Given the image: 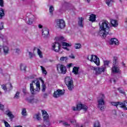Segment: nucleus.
<instances>
[{"instance_id":"1","label":"nucleus","mask_w":127,"mask_h":127,"mask_svg":"<svg viewBox=\"0 0 127 127\" xmlns=\"http://www.w3.org/2000/svg\"><path fill=\"white\" fill-rule=\"evenodd\" d=\"M109 24H110V23L107 20H103L102 21L101 24L99 23L100 30L98 34L103 38H106L107 35L110 32V26Z\"/></svg>"},{"instance_id":"2","label":"nucleus","mask_w":127,"mask_h":127,"mask_svg":"<svg viewBox=\"0 0 127 127\" xmlns=\"http://www.w3.org/2000/svg\"><path fill=\"white\" fill-rule=\"evenodd\" d=\"M33 80L30 84V91L32 95H35L36 93L40 92V82L39 81Z\"/></svg>"},{"instance_id":"3","label":"nucleus","mask_w":127,"mask_h":127,"mask_svg":"<svg viewBox=\"0 0 127 127\" xmlns=\"http://www.w3.org/2000/svg\"><path fill=\"white\" fill-rule=\"evenodd\" d=\"M64 83L67 86L69 91H72L74 89V81L71 76H66L64 78Z\"/></svg>"},{"instance_id":"4","label":"nucleus","mask_w":127,"mask_h":127,"mask_svg":"<svg viewBox=\"0 0 127 127\" xmlns=\"http://www.w3.org/2000/svg\"><path fill=\"white\" fill-rule=\"evenodd\" d=\"M100 98H98L97 103L98 109H100L101 111H104L105 110V98L106 97L104 94H101L100 96Z\"/></svg>"},{"instance_id":"5","label":"nucleus","mask_w":127,"mask_h":127,"mask_svg":"<svg viewBox=\"0 0 127 127\" xmlns=\"http://www.w3.org/2000/svg\"><path fill=\"white\" fill-rule=\"evenodd\" d=\"M57 70L59 72V73H61V74H63V75H65L66 73H67V68H66V66L61 64H57Z\"/></svg>"},{"instance_id":"6","label":"nucleus","mask_w":127,"mask_h":127,"mask_svg":"<svg viewBox=\"0 0 127 127\" xmlns=\"http://www.w3.org/2000/svg\"><path fill=\"white\" fill-rule=\"evenodd\" d=\"M87 59L91 62H94L97 66H100V59L97 56L92 55L91 56H88Z\"/></svg>"},{"instance_id":"7","label":"nucleus","mask_w":127,"mask_h":127,"mask_svg":"<svg viewBox=\"0 0 127 127\" xmlns=\"http://www.w3.org/2000/svg\"><path fill=\"white\" fill-rule=\"evenodd\" d=\"M111 105H112V106H114V107H116V108H118V106H119L120 108L123 109L124 111H127V107L125 103L118 101L116 102H111Z\"/></svg>"},{"instance_id":"8","label":"nucleus","mask_w":127,"mask_h":127,"mask_svg":"<svg viewBox=\"0 0 127 127\" xmlns=\"http://www.w3.org/2000/svg\"><path fill=\"white\" fill-rule=\"evenodd\" d=\"M111 72L113 74H121L122 70L118 65H113L111 68Z\"/></svg>"},{"instance_id":"9","label":"nucleus","mask_w":127,"mask_h":127,"mask_svg":"<svg viewBox=\"0 0 127 127\" xmlns=\"http://www.w3.org/2000/svg\"><path fill=\"white\" fill-rule=\"evenodd\" d=\"M57 26H58L59 28H61V29L64 28V27L66 26V24H65V21H64L63 19H61L57 20Z\"/></svg>"},{"instance_id":"10","label":"nucleus","mask_w":127,"mask_h":127,"mask_svg":"<svg viewBox=\"0 0 127 127\" xmlns=\"http://www.w3.org/2000/svg\"><path fill=\"white\" fill-rule=\"evenodd\" d=\"M107 67L106 66H101V67H98L94 68V70L95 71V74L96 75H99L100 74H102L103 72H105V70H106Z\"/></svg>"},{"instance_id":"11","label":"nucleus","mask_w":127,"mask_h":127,"mask_svg":"<svg viewBox=\"0 0 127 127\" xmlns=\"http://www.w3.org/2000/svg\"><path fill=\"white\" fill-rule=\"evenodd\" d=\"M61 48V45L59 43L55 42L53 45V49L55 52H59Z\"/></svg>"},{"instance_id":"12","label":"nucleus","mask_w":127,"mask_h":127,"mask_svg":"<svg viewBox=\"0 0 127 127\" xmlns=\"http://www.w3.org/2000/svg\"><path fill=\"white\" fill-rule=\"evenodd\" d=\"M62 95H64V92L61 89H57V91H54L53 97L54 98H59Z\"/></svg>"},{"instance_id":"13","label":"nucleus","mask_w":127,"mask_h":127,"mask_svg":"<svg viewBox=\"0 0 127 127\" xmlns=\"http://www.w3.org/2000/svg\"><path fill=\"white\" fill-rule=\"evenodd\" d=\"M42 116L44 120V122L46 123H49V115L45 110H42Z\"/></svg>"},{"instance_id":"14","label":"nucleus","mask_w":127,"mask_h":127,"mask_svg":"<svg viewBox=\"0 0 127 127\" xmlns=\"http://www.w3.org/2000/svg\"><path fill=\"white\" fill-rule=\"evenodd\" d=\"M8 85V86L7 87H6V85L5 84H2L1 85L2 89L4 90L5 92H6V91H7V89L8 90V91H11V90H12V89L13 88V86H12V84H11V83H9Z\"/></svg>"},{"instance_id":"15","label":"nucleus","mask_w":127,"mask_h":127,"mask_svg":"<svg viewBox=\"0 0 127 127\" xmlns=\"http://www.w3.org/2000/svg\"><path fill=\"white\" fill-rule=\"evenodd\" d=\"M42 35L45 38H47V37H49V36L50 35L49 34V29L47 28H43L42 30Z\"/></svg>"},{"instance_id":"16","label":"nucleus","mask_w":127,"mask_h":127,"mask_svg":"<svg viewBox=\"0 0 127 127\" xmlns=\"http://www.w3.org/2000/svg\"><path fill=\"white\" fill-rule=\"evenodd\" d=\"M110 44H111V45L114 44H115V45H119V40H118L117 38H112L110 40Z\"/></svg>"},{"instance_id":"17","label":"nucleus","mask_w":127,"mask_h":127,"mask_svg":"<svg viewBox=\"0 0 127 127\" xmlns=\"http://www.w3.org/2000/svg\"><path fill=\"white\" fill-rule=\"evenodd\" d=\"M83 104H78L76 105V107H73L72 110L73 111H80L82 110V106Z\"/></svg>"},{"instance_id":"18","label":"nucleus","mask_w":127,"mask_h":127,"mask_svg":"<svg viewBox=\"0 0 127 127\" xmlns=\"http://www.w3.org/2000/svg\"><path fill=\"white\" fill-rule=\"evenodd\" d=\"M79 69L80 67L74 66L72 69V73L74 74V75H79Z\"/></svg>"},{"instance_id":"19","label":"nucleus","mask_w":127,"mask_h":127,"mask_svg":"<svg viewBox=\"0 0 127 127\" xmlns=\"http://www.w3.org/2000/svg\"><path fill=\"white\" fill-rule=\"evenodd\" d=\"M3 51L4 55H7L9 53V48L6 46H3Z\"/></svg>"},{"instance_id":"20","label":"nucleus","mask_w":127,"mask_h":127,"mask_svg":"<svg viewBox=\"0 0 127 127\" xmlns=\"http://www.w3.org/2000/svg\"><path fill=\"white\" fill-rule=\"evenodd\" d=\"M96 15L94 14H91L89 17V21L94 22V21H96Z\"/></svg>"},{"instance_id":"21","label":"nucleus","mask_w":127,"mask_h":127,"mask_svg":"<svg viewBox=\"0 0 127 127\" xmlns=\"http://www.w3.org/2000/svg\"><path fill=\"white\" fill-rule=\"evenodd\" d=\"M5 113L6 115H7V116H8V117L9 118L10 120H12V119L14 118V116L12 115L11 112L9 111V110L6 111Z\"/></svg>"},{"instance_id":"22","label":"nucleus","mask_w":127,"mask_h":127,"mask_svg":"<svg viewBox=\"0 0 127 127\" xmlns=\"http://www.w3.org/2000/svg\"><path fill=\"white\" fill-rule=\"evenodd\" d=\"M111 23L113 27H117L119 24H118V21L117 20L112 19L111 20Z\"/></svg>"},{"instance_id":"23","label":"nucleus","mask_w":127,"mask_h":127,"mask_svg":"<svg viewBox=\"0 0 127 127\" xmlns=\"http://www.w3.org/2000/svg\"><path fill=\"white\" fill-rule=\"evenodd\" d=\"M119 61V58L118 57H114L113 59V65H118V62Z\"/></svg>"},{"instance_id":"24","label":"nucleus","mask_w":127,"mask_h":127,"mask_svg":"<svg viewBox=\"0 0 127 127\" xmlns=\"http://www.w3.org/2000/svg\"><path fill=\"white\" fill-rule=\"evenodd\" d=\"M26 65H24L23 64H20V68L21 71H24V72H26Z\"/></svg>"},{"instance_id":"25","label":"nucleus","mask_w":127,"mask_h":127,"mask_svg":"<svg viewBox=\"0 0 127 127\" xmlns=\"http://www.w3.org/2000/svg\"><path fill=\"white\" fill-rule=\"evenodd\" d=\"M83 20L82 17L79 18L78 25L80 27H84V25H83Z\"/></svg>"},{"instance_id":"26","label":"nucleus","mask_w":127,"mask_h":127,"mask_svg":"<svg viewBox=\"0 0 127 127\" xmlns=\"http://www.w3.org/2000/svg\"><path fill=\"white\" fill-rule=\"evenodd\" d=\"M37 102H38V100L34 98H32L28 100V103H29L30 104H35L37 103Z\"/></svg>"},{"instance_id":"27","label":"nucleus","mask_w":127,"mask_h":127,"mask_svg":"<svg viewBox=\"0 0 127 127\" xmlns=\"http://www.w3.org/2000/svg\"><path fill=\"white\" fill-rule=\"evenodd\" d=\"M2 16H4V10L3 9L0 8V18H2Z\"/></svg>"},{"instance_id":"28","label":"nucleus","mask_w":127,"mask_h":127,"mask_svg":"<svg viewBox=\"0 0 127 127\" xmlns=\"http://www.w3.org/2000/svg\"><path fill=\"white\" fill-rule=\"evenodd\" d=\"M82 48V45L80 43H76L74 45V48L75 49H80V48Z\"/></svg>"},{"instance_id":"29","label":"nucleus","mask_w":127,"mask_h":127,"mask_svg":"<svg viewBox=\"0 0 127 127\" xmlns=\"http://www.w3.org/2000/svg\"><path fill=\"white\" fill-rule=\"evenodd\" d=\"M37 53L39 55L40 58H43V56L42 55V52L39 49H37Z\"/></svg>"},{"instance_id":"30","label":"nucleus","mask_w":127,"mask_h":127,"mask_svg":"<svg viewBox=\"0 0 127 127\" xmlns=\"http://www.w3.org/2000/svg\"><path fill=\"white\" fill-rule=\"evenodd\" d=\"M53 11H54V7L53 5H51L49 8V12L52 15H53Z\"/></svg>"},{"instance_id":"31","label":"nucleus","mask_w":127,"mask_h":127,"mask_svg":"<svg viewBox=\"0 0 127 127\" xmlns=\"http://www.w3.org/2000/svg\"><path fill=\"white\" fill-rule=\"evenodd\" d=\"M62 46H66V47H70V46H72V44L64 42L62 43Z\"/></svg>"},{"instance_id":"32","label":"nucleus","mask_w":127,"mask_h":127,"mask_svg":"<svg viewBox=\"0 0 127 127\" xmlns=\"http://www.w3.org/2000/svg\"><path fill=\"white\" fill-rule=\"evenodd\" d=\"M68 61V57H62L60 58V61L63 62L64 61L65 62H67Z\"/></svg>"},{"instance_id":"33","label":"nucleus","mask_w":127,"mask_h":127,"mask_svg":"<svg viewBox=\"0 0 127 127\" xmlns=\"http://www.w3.org/2000/svg\"><path fill=\"white\" fill-rule=\"evenodd\" d=\"M42 82V92H45V89H46V85L44 84V81L43 80H41Z\"/></svg>"},{"instance_id":"34","label":"nucleus","mask_w":127,"mask_h":127,"mask_svg":"<svg viewBox=\"0 0 127 127\" xmlns=\"http://www.w3.org/2000/svg\"><path fill=\"white\" fill-rule=\"evenodd\" d=\"M20 94V92H19V91H17L14 96V99H19Z\"/></svg>"},{"instance_id":"35","label":"nucleus","mask_w":127,"mask_h":127,"mask_svg":"<svg viewBox=\"0 0 127 127\" xmlns=\"http://www.w3.org/2000/svg\"><path fill=\"white\" fill-rule=\"evenodd\" d=\"M111 63V61H104L103 67H106V66H109V64Z\"/></svg>"},{"instance_id":"36","label":"nucleus","mask_w":127,"mask_h":127,"mask_svg":"<svg viewBox=\"0 0 127 127\" xmlns=\"http://www.w3.org/2000/svg\"><path fill=\"white\" fill-rule=\"evenodd\" d=\"M105 2L108 6H111L110 5L111 4V2H114V1L113 0H106Z\"/></svg>"},{"instance_id":"37","label":"nucleus","mask_w":127,"mask_h":127,"mask_svg":"<svg viewBox=\"0 0 127 127\" xmlns=\"http://www.w3.org/2000/svg\"><path fill=\"white\" fill-rule=\"evenodd\" d=\"M41 68L43 72V74H45V75H46V74H47V71H46V69H45V68H44L42 65L41 66Z\"/></svg>"},{"instance_id":"38","label":"nucleus","mask_w":127,"mask_h":127,"mask_svg":"<svg viewBox=\"0 0 127 127\" xmlns=\"http://www.w3.org/2000/svg\"><path fill=\"white\" fill-rule=\"evenodd\" d=\"M94 127H101L100 122L99 121H96L94 124Z\"/></svg>"},{"instance_id":"39","label":"nucleus","mask_w":127,"mask_h":127,"mask_svg":"<svg viewBox=\"0 0 127 127\" xmlns=\"http://www.w3.org/2000/svg\"><path fill=\"white\" fill-rule=\"evenodd\" d=\"M81 110H83L85 112H86V111H88V107L85 105L82 104Z\"/></svg>"},{"instance_id":"40","label":"nucleus","mask_w":127,"mask_h":127,"mask_svg":"<svg viewBox=\"0 0 127 127\" xmlns=\"http://www.w3.org/2000/svg\"><path fill=\"white\" fill-rule=\"evenodd\" d=\"M118 90L119 93H120V94H123L124 95H125V94H126V92L123 90V89H122V88L119 87L118 88Z\"/></svg>"},{"instance_id":"41","label":"nucleus","mask_w":127,"mask_h":127,"mask_svg":"<svg viewBox=\"0 0 127 127\" xmlns=\"http://www.w3.org/2000/svg\"><path fill=\"white\" fill-rule=\"evenodd\" d=\"M21 114L22 115V116H26V109L23 108L22 110Z\"/></svg>"},{"instance_id":"42","label":"nucleus","mask_w":127,"mask_h":127,"mask_svg":"<svg viewBox=\"0 0 127 127\" xmlns=\"http://www.w3.org/2000/svg\"><path fill=\"white\" fill-rule=\"evenodd\" d=\"M27 24H29V25H31L32 23H33V20L31 18H29L28 21L27 22Z\"/></svg>"},{"instance_id":"43","label":"nucleus","mask_w":127,"mask_h":127,"mask_svg":"<svg viewBox=\"0 0 127 127\" xmlns=\"http://www.w3.org/2000/svg\"><path fill=\"white\" fill-rule=\"evenodd\" d=\"M4 124L5 125V127H10V125L8 124L7 122L4 121Z\"/></svg>"},{"instance_id":"44","label":"nucleus","mask_w":127,"mask_h":127,"mask_svg":"<svg viewBox=\"0 0 127 127\" xmlns=\"http://www.w3.org/2000/svg\"><path fill=\"white\" fill-rule=\"evenodd\" d=\"M0 110L1 111H4V105L0 103Z\"/></svg>"},{"instance_id":"45","label":"nucleus","mask_w":127,"mask_h":127,"mask_svg":"<svg viewBox=\"0 0 127 127\" xmlns=\"http://www.w3.org/2000/svg\"><path fill=\"white\" fill-rule=\"evenodd\" d=\"M63 125L64 126V127H70V125L67 122H63Z\"/></svg>"},{"instance_id":"46","label":"nucleus","mask_w":127,"mask_h":127,"mask_svg":"<svg viewBox=\"0 0 127 127\" xmlns=\"http://www.w3.org/2000/svg\"><path fill=\"white\" fill-rule=\"evenodd\" d=\"M3 29V22H1L0 23V30Z\"/></svg>"},{"instance_id":"47","label":"nucleus","mask_w":127,"mask_h":127,"mask_svg":"<svg viewBox=\"0 0 127 127\" xmlns=\"http://www.w3.org/2000/svg\"><path fill=\"white\" fill-rule=\"evenodd\" d=\"M29 57L30 58V59H31V58L33 57V54H32V53L30 52H29Z\"/></svg>"},{"instance_id":"48","label":"nucleus","mask_w":127,"mask_h":127,"mask_svg":"<svg viewBox=\"0 0 127 127\" xmlns=\"http://www.w3.org/2000/svg\"><path fill=\"white\" fill-rule=\"evenodd\" d=\"M0 6L3 7V0H0Z\"/></svg>"},{"instance_id":"49","label":"nucleus","mask_w":127,"mask_h":127,"mask_svg":"<svg viewBox=\"0 0 127 127\" xmlns=\"http://www.w3.org/2000/svg\"><path fill=\"white\" fill-rule=\"evenodd\" d=\"M69 57L71 59H75V56L73 55V54H71V55L70 56H69Z\"/></svg>"},{"instance_id":"50","label":"nucleus","mask_w":127,"mask_h":127,"mask_svg":"<svg viewBox=\"0 0 127 127\" xmlns=\"http://www.w3.org/2000/svg\"><path fill=\"white\" fill-rule=\"evenodd\" d=\"M23 93L24 95H26V88L23 89Z\"/></svg>"},{"instance_id":"51","label":"nucleus","mask_w":127,"mask_h":127,"mask_svg":"<svg viewBox=\"0 0 127 127\" xmlns=\"http://www.w3.org/2000/svg\"><path fill=\"white\" fill-rule=\"evenodd\" d=\"M36 119L38 121H39L40 120V117L39 116V114L36 115Z\"/></svg>"},{"instance_id":"52","label":"nucleus","mask_w":127,"mask_h":127,"mask_svg":"<svg viewBox=\"0 0 127 127\" xmlns=\"http://www.w3.org/2000/svg\"><path fill=\"white\" fill-rule=\"evenodd\" d=\"M71 124H76V120H70Z\"/></svg>"},{"instance_id":"53","label":"nucleus","mask_w":127,"mask_h":127,"mask_svg":"<svg viewBox=\"0 0 127 127\" xmlns=\"http://www.w3.org/2000/svg\"><path fill=\"white\" fill-rule=\"evenodd\" d=\"M47 97H48V94L47 93H44V98H45V99H46V98H47Z\"/></svg>"},{"instance_id":"54","label":"nucleus","mask_w":127,"mask_h":127,"mask_svg":"<svg viewBox=\"0 0 127 127\" xmlns=\"http://www.w3.org/2000/svg\"><path fill=\"white\" fill-rule=\"evenodd\" d=\"M15 50L16 51V53H19V52H20V50H19V49H16Z\"/></svg>"},{"instance_id":"55","label":"nucleus","mask_w":127,"mask_h":127,"mask_svg":"<svg viewBox=\"0 0 127 127\" xmlns=\"http://www.w3.org/2000/svg\"><path fill=\"white\" fill-rule=\"evenodd\" d=\"M64 49H65V50H67V51H69V48L67 47H64Z\"/></svg>"},{"instance_id":"56","label":"nucleus","mask_w":127,"mask_h":127,"mask_svg":"<svg viewBox=\"0 0 127 127\" xmlns=\"http://www.w3.org/2000/svg\"><path fill=\"white\" fill-rule=\"evenodd\" d=\"M38 27H39V28H42L43 26L41 24H39L38 25Z\"/></svg>"},{"instance_id":"57","label":"nucleus","mask_w":127,"mask_h":127,"mask_svg":"<svg viewBox=\"0 0 127 127\" xmlns=\"http://www.w3.org/2000/svg\"><path fill=\"white\" fill-rule=\"evenodd\" d=\"M68 67L70 68V67H72V64H69L67 65Z\"/></svg>"},{"instance_id":"58","label":"nucleus","mask_w":127,"mask_h":127,"mask_svg":"<svg viewBox=\"0 0 127 127\" xmlns=\"http://www.w3.org/2000/svg\"><path fill=\"white\" fill-rule=\"evenodd\" d=\"M37 49H38V48H36V47H35L33 49V51H36V50H37Z\"/></svg>"},{"instance_id":"59","label":"nucleus","mask_w":127,"mask_h":127,"mask_svg":"<svg viewBox=\"0 0 127 127\" xmlns=\"http://www.w3.org/2000/svg\"><path fill=\"white\" fill-rule=\"evenodd\" d=\"M123 103H125V105H126V104H127V100H125L123 102Z\"/></svg>"},{"instance_id":"60","label":"nucleus","mask_w":127,"mask_h":127,"mask_svg":"<svg viewBox=\"0 0 127 127\" xmlns=\"http://www.w3.org/2000/svg\"><path fill=\"white\" fill-rule=\"evenodd\" d=\"M87 1L88 3H90V2H91V0H87Z\"/></svg>"},{"instance_id":"61","label":"nucleus","mask_w":127,"mask_h":127,"mask_svg":"<svg viewBox=\"0 0 127 127\" xmlns=\"http://www.w3.org/2000/svg\"><path fill=\"white\" fill-rule=\"evenodd\" d=\"M0 73H2V69L1 68H0Z\"/></svg>"},{"instance_id":"62","label":"nucleus","mask_w":127,"mask_h":127,"mask_svg":"<svg viewBox=\"0 0 127 127\" xmlns=\"http://www.w3.org/2000/svg\"><path fill=\"white\" fill-rule=\"evenodd\" d=\"M123 66H125V65H126V64L125 63H123Z\"/></svg>"},{"instance_id":"63","label":"nucleus","mask_w":127,"mask_h":127,"mask_svg":"<svg viewBox=\"0 0 127 127\" xmlns=\"http://www.w3.org/2000/svg\"><path fill=\"white\" fill-rule=\"evenodd\" d=\"M63 38H64L63 37H61V39H63Z\"/></svg>"},{"instance_id":"64","label":"nucleus","mask_w":127,"mask_h":127,"mask_svg":"<svg viewBox=\"0 0 127 127\" xmlns=\"http://www.w3.org/2000/svg\"><path fill=\"white\" fill-rule=\"evenodd\" d=\"M0 95H1V92L0 91Z\"/></svg>"}]
</instances>
